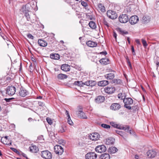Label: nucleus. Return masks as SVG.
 Listing matches in <instances>:
<instances>
[{"label":"nucleus","instance_id":"72a5a7b5","mask_svg":"<svg viewBox=\"0 0 159 159\" xmlns=\"http://www.w3.org/2000/svg\"><path fill=\"white\" fill-rule=\"evenodd\" d=\"M74 84L75 85L80 86V87L83 86L84 84V83L82 81H75L74 83Z\"/></svg>","mask_w":159,"mask_h":159},{"label":"nucleus","instance_id":"58836bf2","mask_svg":"<svg viewBox=\"0 0 159 159\" xmlns=\"http://www.w3.org/2000/svg\"><path fill=\"white\" fill-rule=\"evenodd\" d=\"M101 126L106 129H110L111 127L110 125L105 124H102L101 125Z\"/></svg>","mask_w":159,"mask_h":159},{"label":"nucleus","instance_id":"6ab92c4d","mask_svg":"<svg viewBox=\"0 0 159 159\" xmlns=\"http://www.w3.org/2000/svg\"><path fill=\"white\" fill-rule=\"evenodd\" d=\"M96 84V82L95 81L93 80H89L84 83V85H87L89 86H93L95 85Z\"/></svg>","mask_w":159,"mask_h":159},{"label":"nucleus","instance_id":"7ed1b4c3","mask_svg":"<svg viewBox=\"0 0 159 159\" xmlns=\"http://www.w3.org/2000/svg\"><path fill=\"white\" fill-rule=\"evenodd\" d=\"M31 5L29 3L26 4L25 5H22L20 9V11L25 14L27 12H30Z\"/></svg>","mask_w":159,"mask_h":159},{"label":"nucleus","instance_id":"ddd939ff","mask_svg":"<svg viewBox=\"0 0 159 159\" xmlns=\"http://www.w3.org/2000/svg\"><path fill=\"white\" fill-rule=\"evenodd\" d=\"M121 107L120 105L118 103H114L111 104L110 106V109L114 111L119 109Z\"/></svg>","mask_w":159,"mask_h":159},{"label":"nucleus","instance_id":"f03ea898","mask_svg":"<svg viewBox=\"0 0 159 159\" xmlns=\"http://www.w3.org/2000/svg\"><path fill=\"white\" fill-rule=\"evenodd\" d=\"M41 155L44 159H51L52 155L50 152L48 150H45L41 152Z\"/></svg>","mask_w":159,"mask_h":159},{"label":"nucleus","instance_id":"9b49d317","mask_svg":"<svg viewBox=\"0 0 159 159\" xmlns=\"http://www.w3.org/2000/svg\"><path fill=\"white\" fill-rule=\"evenodd\" d=\"M129 21L131 25H134L137 23L139 21V18L137 16L134 15L131 17L129 19Z\"/></svg>","mask_w":159,"mask_h":159},{"label":"nucleus","instance_id":"a878e982","mask_svg":"<svg viewBox=\"0 0 159 159\" xmlns=\"http://www.w3.org/2000/svg\"><path fill=\"white\" fill-rule=\"evenodd\" d=\"M77 116L80 118L83 119H87V117L85 113L83 111L81 112L78 113L76 114Z\"/></svg>","mask_w":159,"mask_h":159},{"label":"nucleus","instance_id":"c9c22d12","mask_svg":"<svg viewBox=\"0 0 159 159\" xmlns=\"http://www.w3.org/2000/svg\"><path fill=\"white\" fill-rule=\"evenodd\" d=\"M83 108L82 106H79L77 107V111H76V114L78 113L81 112L83 111Z\"/></svg>","mask_w":159,"mask_h":159},{"label":"nucleus","instance_id":"8fccbe9b","mask_svg":"<svg viewBox=\"0 0 159 159\" xmlns=\"http://www.w3.org/2000/svg\"><path fill=\"white\" fill-rule=\"evenodd\" d=\"M14 99V98H6L5 99V100L7 102H11L12 101V100L13 99Z\"/></svg>","mask_w":159,"mask_h":159},{"label":"nucleus","instance_id":"e2e57ef3","mask_svg":"<svg viewBox=\"0 0 159 159\" xmlns=\"http://www.w3.org/2000/svg\"><path fill=\"white\" fill-rule=\"evenodd\" d=\"M66 115H67V116L68 117H68H70V115H69V112H68V111H67V110H66Z\"/></svg>","mask_w":159,"mask_h":159},{"label":"nucleus","instance_id":"603ef678","mask_svg":"<svg viewBox=\"0 0 159 159\" xmlns=\"http://www.w3.org/2000/svg\"><path fill=\"white\" fill-rule=\"evenodd\" d=\"M28 38L31 39H33L34 38V36L30 34H28L27 35Z\"/></svg>","mask_w":159,"mask_h":159},{"label":"nucleus","instance_id":"3c124183","mask_svg":"<svg viewBox=\"0 0 159 159\" xmlns=\"http://www.w3.org/2000/svg\"><path fill=\"white\" fill-rule=\"evenodd\" d=\"M38 104L39 106L42 107H45V104L44 103L42 102H39L38 103Z\"/></svg>","mask_w":159,"mask_h":159},{"label":"nucleus","instance_id":"1a4fd4ad","mask_svg":"<svg viewBox=\"0 0 159 159\" xmlns=\"http://www.w3.org/2000/svg\"><path fill=\"white\" fill-rule=\"evenodd\" d=\"M120 22L122 23H125L129 20L128 16L126 14H123L120 15L119 17Z\"/></svg>","mask_w":159,"mask_h":159},{"label":"nucleus","instance_id":"e433bc0d","mask_svg":"<svg viewBox=\"0 0 159 159\" xmlns=\"http://www.w3.org/2000/svg\"><path fill=\"white\" fill-rule=\"evenodd\" d=\"M29 12H27L24 14L25 16L28 21H30L31 20L30 15L29 13Z\"/></svg>","mask_w":159,"mask_h":159},{"label":"nucleus","instance_id":"473e14b6","mask_svg":"<svg viewBox=\"0 0 159 159\" xmlns=\"http://www.w3.org/2000/svg\"><path fill=\"white\" fill-rule=\"evenodd\" d=\"M8 137L7 136L2 137L1 139V142L4 144L8 145V144L7 143L8 139H7Z\"/></svg>","mask_w":159,"mask_h":159},{"label":"nucleus","instance_id":"4468645a","mask_svg":"<svg viewBox=\"0 0 159 159\" xmlns=\"http://www.w3.org/2000/svg\"><path fill=\"white\" fill-rule=\"evenodd\" d=\"M20 95L22 97H25L28 93V92L23 88H21L19 93Z\"/></svg>","mask_w":159,"mask_h":159},{"label":"nucleus","instance_id":"aec40b11","mask_svg":"<svg viewBox=\"0 0 159 159\" xmlns=\"http://www.w3.org/2000/svg\"><path fill=\"white\" fill-rule=\"evenodd\" d=\"M105 98L104 96H98L95 99V101L96 103H99L104 102Z\"/></svg>","mask_w":159,"mask_h":159},{"label":"nucleus","instance_id":"423d86ee","mask_svg":"<svg viewBox=\"0 0 159 159\" xmlns=\"http://www.w3.org/2000/svg\"><path fill=\"white\" fill-rule=\"evenodd\" d=\"M97 157V154L94 152H88L85 155L86 159H96Z\"/></svg>","mask_w":159,"mask_h":159},{"label":"nucleus","instance_id":"0eeeda50","mask_svg":"<svg viewBox=\"0 0 159 159\" xmlns=\"http://www.w3.org/2000/svg\"><path fill=\"white\" fill-rule=\"evenodd\" d=\"M107 15L109 18L112 19H116L117 17V15L115 11L111 10L107 11Z\"/></svg>","mask_w":159,"mask_h":159},{"label":"nucleus","instance_id":"5fc2aeb1","mask_svg":"<svg viewBox=\"0 0 159 159\" xmlns=\"http://www.w3.org/2000/svg\"><path fill=\"white\" fill-rule=\"evenodd\" d=\"M54 39L53 37L51 36H49L48 37V40L50 41H52Z\"/></svg>","mask_w":159,"mask_h":159},{"label":"nucleus","instance_id":"4d7b16f0","mask_svg":"<svg viewBox=\"0 0 159 159\" xmlns=\"http://www.w3.org/2000/svg\"><path fill=\"white\" fill-rule=\"evenodd\" d=\"M129 66V67L131 68H132V66L131 64V63L130 61H129V58H128V62H127Z\"/></svg>","mask_w":159,"mask_h":159},{"label":"nucleus","instance_id":"c756f323","mask_svg":"<svg viewBox=\"0 0 159 159\" xmlns=\"http://www.w3.org/2000/svg\"><path fill=\"white\" fill-rule=\"evenodd\" d=\"M50 57L52 59L58 60L60 58V55L57 54H52L50 55Z\"/></svg>","mask_w":159,"mask_h":159},{"label":"nucleus","instance_id":"f704fd0d","mask_svg":"<svg viewBox=\"0 0 159 159\" xmlns=\"http://www.w3.org/2000/svg\"><path fill=\"white\" fill-rule=\"evenodd\" d=\"M99 10L102 12L105 11V7L102 4H99L98 6Z\"/></svg>","mask_w":159,"mask_h":159},{"label":"nucleus","instance_id":"412c9836","mask_svg":"<svg viewBox=\"0 0 159 159\" xmlns=\"http://www.w3.org/2000/svg\"><path fill=\"white\" fill-rule=\"evenodd\" d=\"M86 44L89 47H96L97 45V43L92 41H89L86 42Z\"/></svg>","mask_w":159,"mask_h":159},{"label":"nucleus","instance_id":"37998d69","mask_svg":"<svg viewBox=\"0 0 159 159\" xmlns=\"http://www.w3.org/2000/svg\"><path fill=\"white\" fill-rule=\"evenodd\" d=\"M81 4L82 6L85 7L86 9H88V5L87 3L84 1H82Z\"/></svg>","mask_w":159,"mask_h":159},{"label":"nucleus","instance_id":"de8ad7c7","mask_svg":"<svg viewBox=\"0 0 159 159\" xmlns=\"http://www.w3.org/2000/svg\"><path fill=\"white\" fill-rule=\"evenodd\" d=\"M46 120L49 124L51 125L52 124V120L50 118L48 117L46 118Z\"/></svg>","mask_w":159,"mask_h":159},{"label":"nucleus","instance_id":"6e6552de","mask_svg":"<svg viewBox=\"0 0 159 159\" xmlns=\"http://www.w3.org/2000/svg\"><path fill=\"white\" fill-rule=\"evenodd\" d=\"M55 152L59 155H61L63 152V149L61 146L57 145L54 147Z\"/></svg>","mask_w":159,"mask_h":159},{"label":"nucleus","instance_id":"39448f33","mask_svg":"<svg viewBox=\"0 0 159 159\" xmlns=\"http://www.w3.org/2000/svg\"><path fill=\"white\" fill-rule=\"evenodd\" d=\"M95 150L97 152L102 153L105 152L107 148L104 145H101L97 146L95 148Z\"/></svg>","mask_w":159,"mask_h":159},{"label":"nucleus","instance_id":"338daca9","mask_svg":"<svg viewBox=\"0 0 159 159\" xmlns=\"http://www.w3.org/2000/svg\"><path fill=\"white\" fill-rule=\"evenodd\" d=\"M135 159H140L139 157L137 155L135 156Z\"/></svg>","mask_w":159,"mask_h":159},{"label":"nucleus","instance_id":"cd10ccee","mask_svg":"<svg viewBox=\"0 0 159 159\" xmlns=\"http://www.w3.org/2000/svg\"><path fill=\"white\" fill-rule=\"evenodd\" d=\"M104 76L107 80H111L114 78L115 75L113 73H110L105 75Z\"/></svg>","mask_w":159,"mask_h":159},{"label":"nucleus","instance_id":"f3484780","mask_svg":"<svg viewBox=\"0 0 159 159\" xmlns=\"http://www.w3.org/2000/svg\"><path fill=\"white\" fill-rule=\"evenodd\" d=\"M116 128L119 129L124 130L126 132H128L129 129H130V127L129 125H128L122 126L121 125H118V127Z\"/></svg>","mask_w":159,"mask_h":159},{"label":"nucleus","instance_id":"4be33fe9","mask_svg":"<svg viewBox=\"0 0 159 159\" xmlns=\"http://www.w3.org/2000/svg\"><path fill=\"white\" fill-rule=\"evenodd\" d=\"M99 61L102 64L104 65L108 64L110 62L109 59L106 58H102Z\"/></svg>","mask_w":159,"mask_h":159},{"label":"nucleus","instance_id":"a19ab883","mask_svg":"<svg viewBox=\"0 0 159 159\" xmlns=\"http://www.w3.org/2000/svg\"><path fill=\"white\" fill-rule=\"evenodd\" d=\"M112 81L113 83L116 84H120L121 83V81L120 79H114Z\"/></svg>","mask_w":159,"mask_h":159},{"label":"nucleus","instance_id":"393cba45","mask_svg":"<svg viewBox=\"0 0 159 159\" xmlns=\"http://www.w3.org/2000/svg\"><path fill=\"white\" fill-rule=\"evenodd\" d=\"M108 84V81L107 80H102L98 83V85L100 86H104Z\"/></svg>","mask_w":159,"mask_h":159},{"label":"nucleus","instance_id":"13d9d810","mask_svg":"<svg viewBox=\"0 0 159 159\" xmlns=\"http://www.w3.org/2000/svg\"><path fill=\"white\" fill-rule=\"evenodd\" d=\"M87 17L89 18L90 19V20H93V19H94V18L92 16H89V15H88V16H87Z\"/></svg>","mask_w":159,"mask_h":159},{"label":"nucleus","instance_id":"774afa93","mask_svg":"<svg viewBox=\"0 0 159 159\" xmlns=\"http://www.w3.org/2000/svg\"><path fill=\"white\" fill-rule=\"evenodd\" d=\"M129 132L130 134H132L134 132V131L133 130H130L129 129Z\"/></svg>","mask_w":159,"mask_h":159},{"label":"nucleus","instance_id":"864d4df0","mask_svg":"<svg viewBox=\"0 0 159 159\" xmlns=\"http://www.w3.org/2000/svg\"><path fill=\"white\" fill-rule=\"evenodd\" d=\"M131 50L133 54L134 55H135V52L134 48L133 46H131Z\"/></svg>","mask_w":159,"mask_h":159},{"label":"nucleus","instance_id":"f257e3e1","mask_svg":"<svg viewBox=\"0 0 159 159\" xmlns=\"http://www.w3.org/2000/svg\"><path fill=\"white\" fill-rule=\"evenodd\" d=\"M133 101L132 98H128L124 99L123 102L125 104L124 107L127 109L130 110L131 107L129 106L133 103Z\"/></svg>","mask_w":159,"mask_h":159},{"label":"nucleus","instance_id":"5701e85b","mask_svg":"<svg viewBox=\"0 0 159 159\" xmlns=\"http://www.w3.org/2000/svg\"><path fill=\"white\" fill-rule=\"evenodd\" d=\"M30 151L33 153H36L39 151L38 148L35 145H32L30 147Z\"/></svg>","mask_w":159,"mask_h":159},{"label":"nucleus","instance_id":"052dcab7","mask_svg":"<svg viewBox=\"0 0 159 159\" xmlns=\"http://www.w3.org/2000/svg\"><path fill=\"white\" fill-rule=\"evenodd\" d=\"M28 120L29 121V122H31L32 121H36V120H35V119H32V118H29L28 119Z\"/></svg>","mask_w":159,"mask_h":159},{"label":"nucleus","instance_id":"2f4dec72","mask_svg":"<svg viewBox=\"0 0 159 159\" xmlns=\"http://www.w3.org/2000/svg\"><path fill=\"white\" fill-rule=\"evenodd\" d=\"M67 78V75L63 74H60L57 76V78L59 80H63Z\"/></svg>","mask_w":159,"mask_h":159},{"label":"nucleus","instance_id":"bf43d9fd","mask_svg":"<svg viewBox=\"0 0 159 159\" xmlns=\"http://www.w3.org/2000/svg\"><path fill=\"white\" fill-rule=\"evenodd\" d=\"M103 23L104 25H106L107 27H109L107 21L105 20L104 21Z\"/></svg>","mask_w":159,"mask_h":159},{"label":"nucleus","instance_id":"a211bd4d","mask_svg":"<svg viewBox=\"0 0 159 159\" xmlns=\"http://www.w3.org/2000/svg\"><path fill=\"white\" fill-rule=\"evenodd\" d=\"M115 141V139L112 137H110L106 139L105 143L107 145H111L114 143Z\"/></svg>","mask_w":159,"mask_h":159},{"label":"nucleus","instance_id":"49530a36","mask_svg":"<svg viewBox=\"0 0 159 159\" xmlns=\"http://www.w3.org/2000/svg\"><path fill=\"white\" fill-rule=\"evenodd\" d=\"M67 122L70 125H72L73 124V122L71 120L70 117L68 118Z\"/></svg>","mask_w":159,"mask_h":159},{"label":"nucleus","instance_id":"c85d7f7f","mask_svg":"<svg viewBox=\"0 0 159 159\" xmlns=\"http://www.w3.org/2000/svg\"><path fill=\"white\" fill-rule=\"evenodd\" d=\"M108 151L110 153H114L117 152L118 149L115 147H111L109 148Z\"/></svg>","mask_w":159,"mask_h":159},{"label":"nucleus","instance_id":"a18cd8bd","mask_svg":"<svg viewBox=\"0 0 159 159\" xmlns=\"http://www.w3.org/2000/svg\"><path fill=\"white\" fill-rule=\"evenodd\" d=\"M58 131L60 133H63L65 131V129H64V127L63 126L60 127L59 128Z\"/></svg>","mask_w":159,"mask_h":159},{"label":"nucleus","instance_id":"ea45409f","mask_svg":"<svg viewBox=\"0 0 159 159\" xmlns=\"http://www.w3.org/2000/svg\"><path fill=\"white\" fill-rule=\"evenodd\" d=\"M148 19L149 18H148V17L146 16H143L142 18V21L144 23H147L149 21Z\"/></svg>","mask_w":159,"mask_h":159},{"label":"nucleus","instance_id":"b1692460","mask_svg":"<svg viewBox=\"0 0 159 159\" xmlns=\"http://www.w3.org/2000/svg\"><path fill=\"white\" fill-rule=\"evenodd\" d=\"M38 44L40 46L43 47H46L47 45V43L44 40L39 39L38 42Z\"/></svg>","mask_w":159,"mask_h":159},{"label":"nucleus","instance_id":"dca6fc26","mask_svg":"<svg viewBox=\"0 0 159 159\" xmlns=\"http://www.w3.org/2000/svg\"><path fill=\"white\" fill-rule=\"evenodd\" d=\"M61 69L62 70L67 72L70 70V66L66 64H64L61 65Z\"/></svg>","mask_w":159,"mask_h":159},{"label":"nucleus","instance_id":"680f3d73","mask_svg":"<svg viewBox=\"0 0 159 159\" xmlns=\"http://www.w3.org/2000/svg\"><path fill=\"white\" fill-rule=\"evenodd\" d=\"M135 42L138 45H141L140 43L139 39L136 40Z\"/></svg>","mask_w":159,"mask_h":159},{"label":"nucleus","instance_id":"79ce46f5","mask_svg":"<svg viewBox=\"0 0 159 159\" xmlns=\"http://www.w3.org/2000/svg\"><path fill=\"white\" fill-rule=\"evenodd\" d=\"M118 97L119 99H125V97L124 96V94H123L121 93H120L118 94Z\"/></svg>","mask_w":159,"mask_h":159},{"label":"nucleus","instance_id":"09e8293b","mask_svg":"<svg viewBox=\"0 0 159 159\" xmlns=\"http://www.w3.org/2000/svg\"><path fill=\"white\" fill-rule=\"evenodd\" d=\"M111 125L115 128H117L118 127V125L116 124L115 122H110Z\"/></svg>","mask_w":159,"mask_h":159},{"label":"nucleus","instance_id":"0e129e2a","mask_svg":"<svg viewBox=\"0 0 159 159\" xmlns=\"http://www.w3.org/2000/svg\"><path fill=\"white\" fill-rule=\"evenodd\" d=\"M100 54L104 55H106L107 54V52L106 51L102 52H100Z\"/></svg>","mask_w":159,"mask_h":159},{"label":"nucleus","instance_id":"69168bd1","mask_svg":"<svg viewBox=\"0 0 159 159\" xmlns=\"http://www.w3.org/2000/svg\"><path fill=\"white\" fill-rule=\"evenodd\" d=\"M113 36L115 38V39H116L117 37V34L115 32H114L113 33Z\"/></svg>","mask_w":159,"mask_h":159},{"label":"nucleus","instance_id":"9d476101","mask_svg":"<svg viewBox=\"0 0 159 159\" xmlns=\"http://www.w3.org/2000/svg\"><path fill=\"white\" fill-rule=\"evenodd\" d=\"M89 138L93 140L96 141L98 140L100 138L99 134L96 133L90 134L88 136Z\"/></svg>","mask_w":159,"mask_h":159},{"label":"nucleus","instance_id":"6e6d98bb","mask_svg":"<svg viewBox=\"0 0 159 159\" xmlns=\"http://www.w3.org/2000/svg\"><path fill=\"white\" fill-rule=\"evenodd\" d=\"M121 33L123 34H128V32L127 31H125L123 30H121L120 31Z\"/></svg>","mask_w":159,"mask_h":159},{"label":"nucleus","instance_id":"2eb2a0df","mask_svg":"<svg viewBox=\"0 0 159 159\" xmlns=\"http://www.w3.org/2000/svg\"><path fill=\"white\" fill-rule=\"evenodd\" d=\"M147 154L149 158H153L156 155V152L152 150H149L147 152Z\"/></svg>","mask_w":159,"mask_h":159},{"label":"nucleus","instance_id":"7c9ffc66","mask_svg":"<svg viewBox=\"0 0 159 159\" xmlns=\"http://www.w3.org/2000/svg\"><path fill=\"white\" fill-rule=\"evenodd\" d=\"M89 26L92 29H95L96 28V25L94 22L90 21L89 24Z\"/></svg>","mask_w":159,"mask_h":159},{"label":"nucleus","instance_id":"bb28decb","mask_svg":"<svg viewBox=\"0 0 159 159\" xmlns=\"http://www.w3.org/2000/svg\"><path fill=\"white\" fill-rule=\"evenodd\" d=\"M100 159H110V155L107 153H104L100 156Z\"/></svg>","mask_w":159,"mask_h":159},{"label":"nucleus","instance_id":"20e7f679","mask_svg":"<svg viewBox=\"0 0 159 159\" xmlns=\"http://www.w3.org/2000/svg\"><path fill=\"white\" fill-rule=\"evenodd\" d=\"M16 91V89L14 86H8L7 89L6 93L9 95H12L15 94Z\"/></svg>","mask_w":159,"mask_h":159},{"label":"nucleus","instance_id":"f8f14e48","mask_svg":"<svg viewBox=\"0 0 159 159\" xmlns=\"http://www.w3.org/2000/svg\"><path fill=\"white\" fill-rule=\"evenodd\" d=\"M105 92L108 94H111L114 92L115 91V88L112 86H109L106 87L104 89Z\"/></svg>","mask_w":159,"mask_h":159},{"label":"nucleus","instance_id":"c03bdc74","mask_svg":"<svg viewBox=\"0 0 159 159\" xmlns=\"http://www.w3.org/2000/svg\"><path fill=\"white\" fill-rule=\"evenodd\" d=\"M141 40L143 46L145 47H146L148 45L146 41L143 39H142Z\"/></svg>","mask_w":159,"mask_h":159},{"label":"nucleus","instance_id":"4c0bfd02","mask_svg":"<svg viewBox=\"0 0 159 159\" xmlns=\"http://www.w3.org/2000/svg\"><path fill=\"white\" fill-rule=\"evenodd\" d=\"M116 132L118 134L120 135L121 136L123 137L124 135L125 134V133L124 132H123L122 131L118 130H115Z\"/></svg>","mask_w":159,"mask_h":159}]
</instances>
